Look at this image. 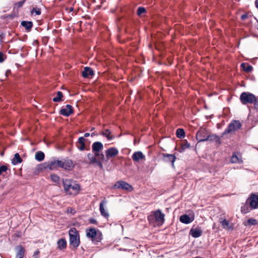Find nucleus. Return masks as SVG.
Masks as SVG:
<instances>
[{
	"mask_svg": "<svg viewBox=\"0 0 258 258\" xmlns=\"http://www.w3.org/2000/svg\"><path fill=\"white\" fill-rule=\"evenodd\" d=\"M64 189L68 194H76L80 190V185L71 179H63Z\"/></svg>",
	"mask_w": 258,
	"mask_h": 258,
	"instance_id": "1",
	"label": "nucleus"
},
{
	"mask_svg": "<svg viewBox=\"0 0 258 258\" xmlns=\"http://www.w3.org/2000/svg\"><path fill=\"white\" fill-rule=\"evenodd\" d=\"M70 244L74 248L77 247L80 243L79 235L78 231L75 228L69 230Z\"/></svg>",
	"mask_w": 258,
	"mask_h": 258,
	"instance_id": "2",
	"label": "nucleus"
},
{
	"mask_svg": "<svg viewBox=\"0 0 258 258\" xmlns=\"http://www.w3.org/2000/svg\"><path fill=\"white\" fill-rule=\"evenodd\" d=\"M241 126V123L238 120H233L229 124L227 129L222 133L221 137H224L227 134L234 133Z\"/></svg>",
	"mask_w": 258,
	"mask_h": 258,
	"instance_id": "3",
	"label": "nucleus"
},
{
	"mask_svg": "<svg viewBox=\"0 0 258 258\" xmlns=\"http://www.w3.org/2000/svg\"><path fill=\"white\" fill-rule=\"evenodd\" d=\"M240 99L242 104L252 103L255 101L257 102V100L255 96L249 92H243L240 96Z\"/></svg>",
	"mask_w": 258,
	"mask_h": 258,
	"instance_id": "4",
	"label": "nucleus"
},
{
	"mask_svg": "<svg viewBox=\"0 0 258 258\" xmlns=\"http://www.w3.org/2000/svg\"><path fill=\"white\" fill-rule=\"evenodd\" d=\"M103 148V144L100 142H94L92 146V152L95 156L98 157L99 159H103L104 155L100 154V152L102 150Z\"/></svg>",
	"mask_w": 258,
	"mask_h": 258,
	"instance_id": "5",
	"label": "nucleus"
},
{
	"mask_svg": "<svg viewBox=\"0 0 258 258\" xmlns=\"http://www.w3.org/2000/svg\"><path fill=\"white\" fill-rule=\"evenodd\" d=\"M209 132L204 127H201L196 135V138L198 142H205L208 140Z\"/></svg>",
	"mask_w": 258,
	"mask_h": 258,
	"instance_id": "6",
	"label": "nucleus"
},
{
	"mask_svg": "<svg viewBox=\"0 0 258 258\" xmlns=\"http://www.w3.org/2000/svg\"><path fill=\"white\" fill-rule=\"evenodd\" d=\"M152 214L151 215L150 217H149V219H150V217L153 216L156 222L161 224L164 223L165 220V215L162 213L160 210L158 209L155 211L152 212Z\"/></svg>",
	"mask_w": 258,
	"mask_h": 258,
	"instance_id": "7",
	"label": "nucleus"
},
{
	"mask_svg": "<svg viewBox=\"0 0 258 258\" xmlns=\"http://www.w3.org/2000/svg\"><path fill=\"white\" fill-rule=\"evenodd\" d=\"M121 189L127 191L132 190V186L126 182L123 181H119L114 184V188Z\"/></svg>",
	"mask_w": 258,
	"mask_h": 258,
	"instance_id": "8",
	"label": "nucleus"
},
{
	"mask_svg": "<svg viewBox=\"0 0 258 258\" xmlns=\"http://www.w3.org/2000/svg\"><path fill=\"white\" fill-rule=\"evenodd\" d=\"M247 202L249 203V205L252 209L258 208V196L255 194H251Z\"/></svg>",
	"mask_w": 258,
	"mask_h": 258,
	"instance_id": "9",
	"label": "nucleus"
},
{
	"mask_svg": "<svg viewBox=\"0 0 258 258\" xmlns=\"http://www.w3.org/2000/svg\"><path fill=\"white\" fill-rule=\"evenodd\" d=\"M62 166V161L55 160L48 162L47 167L50 170H52L56 169L58 167H61Z\"/></svg>",
	"mask_w": 258,
	"mask_h": 258,
	"instance_id": "10",
	"label": "nucleus"
},
{
	"mask_svg": "<svg viewBox=\"0 0 258 258\" xmlns=\"http://www.w3.org/2000/svg\"><path fill=\"white\" fill-rule=\"evenodd\" d=\"M61 114L69 116L73 113V109L71 105L68 104L66 105L65 108H62L60 110Z\"/></svg>",
	"mask_w": 258,
	"mask_h": 258,
	"instance_id": "11",
	"label": "nucleus"
},
{
	"mask_svg": "<svg viewBox=\"0 0 258 258\" xmlns=\"http://www.w3.org/2000/svg\"><path fill=\"white\" fill-rule=\"evenodd\" d=\"M189 234L194 238L200 237L202 234V231L199 227L192 228L189 231Z\"/></svg>",
	"mask_w": 258,
	"mask_h": 258,
	"instance_id": "12",
	"label": "nucleus"
},
{
	"mask_svg": "<svg viewBox=\"0 0 258 258\" xmlns=\"http://www.w3.org/2000/svg\"><path fill=\"white\" fill-rule=\"evenodd\" d=\"M219 222L221 223L222 227L226 230H231L233 229L232 225L226 219H223L222 218L219 219Z\"/></svg>",
	"mask_w": 258,
	"mask_h": 258,
	"instance_id": "13",
	"label": "nucleus"
},
{
	"mask_svg": "<svg viewBox=\"0 0 258 258\" xmlns=\"http://www.w3.org/2000/svg\"><path fill=\"white\" fill-rule=\"evenodd\" d=\"M179 220L181 223L187 224L192 222L194 220V218L184 214L180 217Z\"/></svg>",
	"mask_w": 258,
	"mask_h": 258,
	"instance_id": "14",
	"label": "nucleus"
},
{
	"mask_svg": "<svg viewBox=\"0 0 258 258\" xmlns=\"http://www.w3.org/2000/svg\"><path fill=\"white\" fill-rule=\"evenodd\" d=\"M132 158L134 161L138 162L140 160L145 159V156L141 152L138 151L136 152L133 154Z\"/></svg>",
	"mask_w": 258,
	"mask_h": 258,
	"instance_id": "15",
	"label": "nucleus"
},
{
	"mask_svg": "<svg viewBox=\"0 0 258 258\" xmlns=\"http://www.w3.org/2000/svg\"><path fill=\"white\" fill-rule=\"evenodd\" d=\"M82 76L84 78H88L89 76L93 75V70L89 67H85L82 73Z\"/></svg>",
	"mask_w": 258,
	"mask_h": 258,
	"instance_id": "16",
	"label": "nucleus"
},
{
	"mask_svg": "<svg viewBox=\"0 0 258 258\" xmlns=\"http://www.w3.org/2000/svg\"><path fill=\"white\" fill-rule=\"evenodd\" d=\"M85 139L84 137H81L79 138L77 147L80 151H83L85 149Z\"/></svg>",
	"mask_w": 258,
	"mask_h": 258,
	"instance_id": "17",
	"label": "nucleus"
},
{
	"mask_svg": "<svg viewBox=\"0 0 258 258\" xmlns=\"http://www.w3.org/2000/svg\"><path fill=\"white\" fill-rule=\"evenodd\" d=\"M86 235L88 237L91 238L93 241H94L97 236V232L94 228H90L87 230Z\"/></svg>",
	"mask_w": 258,
	"mask_h": 258,
	"instance_id": "18",
	"label": "nucleus"
},
{
	"mask_svg": "<svg viewBox=\"0 0 258 258\" xmlns=\"http://www.w3.org/2000/svg\"><path fill=\"white\" fill-rule=\"evenodd\" d=\"M62 166L61 167L67 170H71L74 167L73 163L71 160L62 161Z\"/></svg>",
	"mask_w": 258,
	"mask_h": 258,
	"instance_id": "19",
	"label": "nucleus"
},
{
	"mask_svg": "<svg viewBox=\"0 0 258 258\" xmlns=\"http://www.w3.org/2000/svg\"><path fill=\"white\" fill-rule=\"evenodd\" d=\"M106 202L105 201H103L100 204V211L101 213V215L105 217H107L109 215L108 213L104 208V205H106Z\"/></svg>",
	"mask_w": 258,
	"mask_h": 258,
	"instance_id": "20",
	"label": "nucleus"
},
{
	"mask_svg": "<svg viewBox=\"0 0 258 258\" xmlns=\"http://www.w3.org/2000/svg\"><path fill=\"white\" fill-rule=\"evenodd\" d=\"M17 249H18V252L16 258H23L25 252L24 248L21 245H19L17 247Z\"/></svg>",
	"mask_w": 258,
	"mask_h": 258,
	"instance_id": "21",
	"label": "nucleus"
},
{
	"mask_svg": "<svg viewBox=\"0 0 258 258\" xmlns=\"http://www.w3.org/2000/svg\"><path fill=\"white\" fill-rule=\"evenodd\" d=\"M22 160L18 153H16L14 155V158L12 159V163L14 165H16L21 163Z\"/></svg>",
	"mask_w": 258,
	"mask_h": 258,
	"instance_id": "22",
	"label": "nucleus"
},
{
	"mask_svg": "<svg viewBox=\"0 0 258 258\" xmlns=\"http://www.w3.org/2000/svg\"><path fill=\"white\" fill-rule=\"evenodd\" d=\"M67 246V242L64 239H60L57 241V246L58 248L60 249H63L66 247Z\"/></svg>",
	"mask_w": 258,
	"mask_h": 258,
	"instance_id": "23",
	"label": "nucleus"
},
{
	"mask_svg": "<svg viewBox=\"0 0 258 258\" xmlns=\"http://www.w3.org/2000/svg\"><path fill=\"white\" fill-rule=\"evenodd\" d=\"M208 140H210L211 141H215L216 143L220 144V138L215 134L210 135L209 134L208 135Z\"/></svg>",
	"mask_w": 258,
	"mask_h": 258,
	"instance_id": "24",
	"label": "nucleus"
},
{
	"mask_svg": "<svg viewBox=\"0 0 258 258\" xmlns=\"http://www.w3.org/2000/svg\"><path fill=\"white\" fill-rule=\"evenodd\" d=\"M35 157L36 160L41 161L44 158V154L41 151H38L36 153Z\"/></svg>",
	"mask_w": 258,
	"mask_h": 258,
	"instance_id": "25",
	"label": "nucleus"
},
{
	"mask_svg": "<svg viewBox=\"0 0 258 258\" xmlns=\"http://www.w3.org/2000/svg\"><path fill=\"white\" fill-rule=\"evenodd\" d=\"M102 135L104 137H106L108 140H110L112 138L111 132L108 129L105 130Z\"/></svg>",
	"mask_w": 258,
	"mask_h": 258,
	"instance_id": "26",
	"label": "nucleus"
},
{
	"mask_svg": "<svg viewBox=\"0 0 258 258\" xmlns=\"http://www.w3.org/2000/svg\"><path fill=\"white\" fill-rule=\"evenodd\" d=\"M21 25L27 30H30L33 26V24L31 22L22 21Z\"/></svg>",
	"mask_w": 258,
	"mask_h": 258,
	"instance_id": "27",
	"label": "nucleus"
},
{
	"mask_svg": "<svg viewBox=\"0 0 258 258\" xmlns=\"http://www.w3.org/2000/svg\"><path fill=\"white\" fill-rule=\"evenodd\" d=\"M176 136L178 138L182 139V138H184V137H185L184 131L182 128H178L176 130Z\"/></svg>",
	"mask_w": 258,
	"mask_h": 258,
	"instance_id": "28",
	"label": "nucleus"
},
{
	"mask_svg": "<svg viewBox=\"0 0 258 258\" xmlns=\"http://www.w3.org/2000/svg\"><path fill=\"white\" fill-rule=\"evenodd\" d=\"M164 157L167 158V161L171 162L172 163V165L173 166L174 162L176 159V157L172 154L164 155Z\"/></svg>",
	"mask_w": 258,
	"mask_h": 258,
	"instance_id": "29",
	"label": "nucleus"
},
{
	"mask_svg": "<svg viewBox=\"0 0 258 258\" xmlns=\"http://www.w3.org/2000/svg\"><path fill=\"white\" fill-rule=\"evenodd\" d=\"M241 67L243 70L246 72H250L252 70V67L251 66L246 64L244 63H241Z\"/></svg>",
	"mask_w": 258,
	"mask_h": 258,
	"instance_id": "30",
	"label": "nucleus"
},
{
	"mask_svg": "<svg viewBox=\"0 0 258 258\" xmlns=\"http://www.w3.org/2000/svg\"><path fill=\"white\" fill-rule=\"evenodd\" d=\"M62 96V93L60 91H58L57 92V96L53 98V101L54 102H60L61 101V98Z\"/></svg>",
	"mask_w": 258,
	"mask_h": 258,
	"instance_id": "31",
	"label": "nucleus"
},
{
	"mask_svg": "<svg viewBox=\"0 0 258 258\" xmlns=\"http://www.w3.org/2000/svg\"><path fill=\"white\" fill-rule=\"evenodd\" d=\"M87 157L90 160V163H99L96 158V157H94L93 154L89 153L87 155Z\"/></svg>",
	"mask_w": 258,
	"mask_h": 258,
	"instance_id": "32",
	"label": "nucleus"
},
{
	"mask_svg": "<svg viewBox=\"0 0 258 258\" xmlns=\"http://www.w3.org/2000/svg\"><path fill=\"white\" fill-rule=\"evenodd\" d=\"M113 157V148H110L106 151V157L107 159Z\"/></svg>",
	"mask_w": 258,
	"mask_h": 258,
	"instance_id": "33",
	"label": "nucleus"
},
{
	"mask_svg": "<svg viewBox=\"0 0 258 258\" xmlns=\"http://www.w3.org/2000/svg\"><path fill=\"white\" fill-rule=\"evenodd\" d=\"M247 223L248 225L250 226L255 225L257 224V221L255 219L252 218L249 219L247 220Z\"/></svg>",
	"mask_w": 258,
	"mask_h": 258,
	"instance_id": "34",
	"label": "nucleus"
},
{
	"mask_svg": "<svg viewBox=\"0 0 258 258\" xmlns=\"http://www.w3.org/2000/svg\"><path fill=\"white\" fill-rule=\"evenodd\" d=\"M31 13H35L36 15H39L41 14V10L39 8H34L31 11Z\"/></svg>",
	"mask_w": 258,
	"mask_h": 258,
	"instance_id": "35",
	"label": "nucleus"
},
{
	"mask_svg": "<svg viewBox=\"0 0 258 258\" xmlns=\"http://www.w3.org/2000/svg\"><path fill=\"white\" fill-rule=\"evenodd\" d=\"M146 12V9L144 7H139L138 9L137 14L139 16Z\"/></svg>",
	"mask_w": 258,
	"mask_h": 258,
	"instance_id": "36",
	"label": "nucleus"
},
{
	"mask_svg": "<svg viewBox=\"0 0 258 258\" xmlns=\"http://www.w3.org/2000/svg\"><path fill=\"white\" fill-rule=\"evenodd\" d=\"M50 177H51V180L55 182H57L59 180L58 176L55 174L51 175Z\"/></svg>",
	"mask_w": 258,
	"mask_h": 258,
	"instance_id": "37",
	"label": "nucleus"
},
{
	"mask_svg": "<svg viewBox=\"0 0 258 258\" xmlns=\"http://www.w3.org/2000/svg\"><path fill=\"white\" fill-rule=\"evenodd\" d=\"M25 0H23V1L19 2L15 4V8H21L23 5L24 4Z\"/></svg>",
	"mask_w": 258,
	"mask_h": 258,
	"instance_id": "38",
	"label": "nucleus"
},
{
	"mask_svg": "<svg viewBox=\"0 0 258 258\" xmlns=\"http://www.w3.org/2000/svg\"><path fill=\"white\" fill-rule=\"evenodd\" d=\"M189 147L190 145L187 141H185V143L183 144L181 146L182 150H185L186 148H189Z\"/></svg>",
	"mask_w": 258,
	"mask_h": 258,
	"instance_id": "39",
	"label": "nucleus"
},
{
	"mask_svg": "<svg viewBox=\"0 0 258 258\" xmlns=\"http://www.w3.org/2000/svg\"><path fill=\"white\" fill-rule=\"evenodd\" d=\"M239 159L236 155H233L231 158V162L232 163L238 162Z\"/></svg>",
	"mask_w": 258,
	"mask_h": 258,
	"instance_id": "40",
	"label": "nucleus"
},
{
	"mask_svg": "<svg viewBox=\"0 0 258 258\" xmlns=\"http://www.w3.org/2000/svg\"><path fill=\"white\" fill-rule=\"evenodd\" d=\"M7 170V167L6 166H2L0 167V175L3 172H6Z\"/></svg>",
	"mask_w": 258,
	"mask_h": 258,
	"instance_id": "41",
	"label": "nucleus"
},
{
	"mask_svg": "<svg viewBox=\"0 0 258 258\" xmlns=\"http://www.w3.org/2000/svg\"><path fill=\"white\" fill-rule=\"evenodd\" d=\"M241 212L244 213H246L248 212V209L245 206L241 208Z\"/></svg>",
	"mask_w": 258,
	"mask_h": 258,
	"instance_id": "42",
	"label": "nucleus"
},
{
	"mask_svg": "<svg viewBox=\"0 0 258 258\" xmlns=\"http://www.w3.org/2000/svg\"><path fill=\"white\" fill-rule=\"evenodd\" d=\"M39 254V251L38 250H36L33 254L34 258H38Z\"/></svg>",
	"mask_w": 258,
	"mask_h": 258,
	"instance_id": "43",
	"label": "nucleus"
},
{
	"mask_svg": "<svg viewBox=\"0 0 258 258\" xmlns=\"http://www.w3.org/2000/svg\"><path fill=\"white\" fill-rule=\"evenodd\" d=\"M4 60V54L2 53H0V62H3Z\"/></svg>",
	"mask_w": 258,
	"mask_h": 258,
	"instance_id": "44",
	"label": "nucleus"
},
{
	"mask_svg": "<svg viewBox=\"0 0 258 258\" xmlns=\"http://www.w3.org/2000/svg\"><path fill=\"white\" fill-rule=\"evenodd\" d=\"M247 18V15H246V14L242 15L241 16V19L242 20H245Z\"/></svg>",
	"mask_w": 258,
	"mask_h": 258,
	"instance_id": "45",
	"label": "nucleus"
},
{
	"mask_svg": "<svg viewBox=\"0 0 258 258\" xmlns=\"http://www.w3.org/2000/svg\"><path fill=\"white\" fill-rule=\"evenodd\" d=\"M4 37L5 35L4 34H0V43H1L3 41Z\"/></svg>",
	"mask_w": 258,
	"mask_h": 258,
	"instance_id": "46",
	"label": "nucleus"
},
{
	"mask_svg": "<svg viewBox=\"0 0 258 258\" xmlns=\"http://www.w3.org/2000/svg\"><path fill=\"white\" fill-rule=\"evenodd\" d=\"M118 154V150L114 148V156Z\"/></svg>",
	"mask_w": 258,
	"mask_h": 258,
	"instance_id": "47",
	"label": "nucleus"
},
{
	"mask_svg": "<svg viewBox=\"0 0 258 258\" xmlns=\"http://www.w3.org/2000/svg\"><path fill=\"white\" fill-rule=\"evenodd\" d=\"M90 135V133H85V134H84V137H89Z\"/></svg>",
	"mask_w": 258,
	"mask_h": 258,
	"instance_id": "48",
	"label": "nucleus"
},
{
	"mask_svg": "<svg viewBox=\"0 0 258 258\" xmlns=\"http://www.w3.org/2000/svg\"><path fill=\"white\" fill-rule=\"evenodd\" d=\"M255 5L256 7L258 9V0L255 1Z\"/></svg>",
	"mask_w": 258,
	"mask_h": 258,
	"instance_id": "49",
	"label": "nucleus"
},
{
	"mask_svg": "<svg viewBox=\"0 0 258 258\" xmlns=\"http://www.w3.org/2000/svg\"><path fill=\"white\" fill-rule=\"evenodd\" d=\"M10 73V70L7 71V72H6V76L7 77Z\"/></svg>",
	"mask_w": 258,
	"mask_h": 258,
	"instance_id": "50",
	"label": "nucleus"
},
{
	"mask_svg": "<svg viewBox=\"0 0 258 258\" xmlns=\"http://www.w3.org/2000/svg\"><path fill=\"white\" fill-rule=\"evenodd\" d=\"M90 221L91 223H94L96 222V220L94 219H91Z\"/></svg>",
	"mask_w": 258,
	"mask_h": 258,
	"instance_id": "51",
	"label": "nucleus"
},
{
	"mask_svg": "<svg viewBox=\"0 0 258 258\" xmlns=\"http://www.w3.org/2000/svg\"><path fill=\"white\" fill-rule=\"evenodd\" d=\"M94 135H95V134H94V133H92V134H91V136H94Z\"/></svg>",
	"mask_w": 258,
	"mask_h": 258,
	"instance_id": "52",
	"label": "nucleus"
},
{
	"mask_svg": "<svg viewBox=\"0 0 258 258\" xmlns=\"http://www.w3.org/2000/svg\"><path fill=\"white\" fill-rule=\"evenodd\" d=\"M99 165H100L101 166H102V165H101V163H99Z\"/></svg>",
	"mask_w": 258,
	"mask_h": 258,
	"instance_id": "53",
	"label": "nucleus"
},
{
	"mask_svg": "<svg viewBox=\"0 0 258 258\" xmlns=\"http://www.w3.org/2000/svg\"><path fill=\"white\" fill-rule=\"evenodd\" d=\"M257 102H258V98H257Z\"/></svg>",
	"mask_w": 258,
	"mask_h": 258,
	"instance_id": "54",
	"label": "nucleus"
}]
</instances>
